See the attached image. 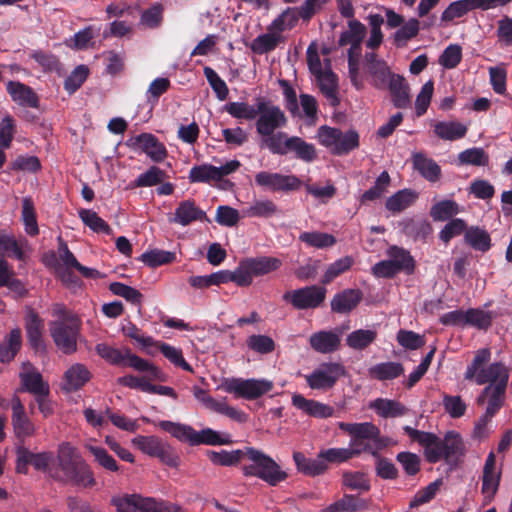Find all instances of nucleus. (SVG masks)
Wrapping results in <instances>:
<instances>
[{"mask_svg":"<svg viewBox=\"0 0 512 512\" xmlns=\"http://www.w3.org/2000/svg\"><path fill=\"white\" fill-rule=\"evenodd\" d=\"M309 344L318 353L330 354L339 349L341 344L340 334L334 331L321 330L310 336Z\"/></svg>","mask_w":512,"mask_h":512,"instance_id":"5701e85b","label":"nucleus"},{"mask_svg":"<svg viewBox=\"0 0 512 512\" xmlns=\"http://www.w3.org/2000/svg\"><path fill=\"white\" fill-rule=\"evenodd\" d=\"M139 260L142 261L145 265L155 268L161 265L172 263L175 260V253L153 249L143 253L139 257Z\"/></svg>","mask_w":512,"mask_h":512,"instance_id":"69168bd1","label":"nucleus"},{"mask_svg":"<svg viewBox=\"0 0 512 512\" xmlns=\"http://www.w3.org/2000/svg\"><path fill=\"white\" fill-rule=\"evenodd\" d=\"M509 376V369L501 362L492 363L478 373L476 384L488 383L476 399L478 405L487 403L486 418H493L502 408Z\"/></svg>","mask_w":512,"mask_h":512,"instance_id":"f257e3e1","label":"nucleus"},{"mask_svg":"<svg viewBox=\"0 0 512 512\" xmlns=\"http://www.w3.org/2000/svg\"><path fill=\"white\" fill-rule=\"evenodd\" d=\"M434 133L440 139L455 141L465 137L467 127L457 121H439L434 125Z\"/></svg>","mask_w":512,"mask_h":512,"instance_id":"e433bc0d","label":"nucleus"},{"mask_svg":"<svg viewBox=\"0 0 512 512\" xmlns=\"http://www.w3.org/2000/svg\"><path fill=\"white\" fill-rule=\"evenodd\" d=\"M480 9L478 0H457L449 4L442 12L441 20L451 22L456 18H461L468 12Z\"/></svg>","mask_w":512,"mask_h":512,"instance_id":"a19ab883","label":"nucleus"},{"mask_svg":"<svg viewBox=\"0 0 512 512\" xmlns=\"http://www.w3.org/2000/svg\"><path fill=\"white\" fill-rule=\"evenodd\" d=\"M501 481V470L491 471L488 474L483 472L481 493L484 496V505H488L495 497Z\"/></svg>","mask_w":512,"mask_h":512,"instance_id":"6e6d98bb","label":"nucleus"},{"mask_svg":"<svg viewBox=\"0 0 512 512\" xmlns=\"http://www.w3.org/2000/svg\"><path fill=\"white\" fill-rule=\"evenodd\" d=\"M416 198L417 194L412 190H399L386 200L385 207L393 213H399L410 207Z\"/></svg>","mask_w":512,"mask_h":512,"instance_id":"37998d69","label":"nucleus"},{"mask_svg":"<svg viewBox=\"0 0 512 512\" xmlns=\"http://www.w3.org/2000/svg\"><path fill=\"white\" fill-rule=\"evenodd\" d=\"M345 373V367L342 364L337 362H325L311 374L306 375L305 379L311 389L328 390L331 389Z\"/></svg>","mask_w":512,"mask_h":512,"instance_id":"ddd939ff","label":"nucleus"},{"mask_svg":"<svg viewBox=\"0 0 512 512\" xmlns=\"http://www.w3.org/2000/svg\"><path fill=\"white\" fill-rule=\"evenodd\" d=\"M286 124L287 117L279 106L258 98V118L255 123L258 135L268 136L277 129L285 127Z\"/></svg>","mask_w":512,"mask_h":512,"instance_id":"9b49d317","label":"nucleus"},{"mask_svg":"<svg viewBox=\"0 0 512 512\" xmlns=\"http://www.w3.org/2000/svg\"><path fill=\"white\" fill-rule=\"evenodd\" d=\"M326 293L324 286L311 285L284 293L283 300L298 310L315 309L325 301Z\"/></svg>","mask_w":512,"mask_h":512,"instance_id":"f8f14e48","label":"nucleus"},{"mask_svg":"<svg viewBox=\"0 0 512 512\" xmlns=\"http://www.w3.org/2000/svg\"><path fill=\"white\" fill-rule=\"evenodd\" d=\"M22 346V332L20 328H14L0 344V362L10 363Z\"/></svg>","mask_w":512,"mask_h":512,"instance_id":"473e14b6","label":"nucleus"},{"mask_svg":"<svg viewBox=\"0 0 512 512\" xmlns=\"http://www.w3.org/2000/svg\"><path fill=\"white\" fill-rule=\"evenodd\" d=\"M21 390L33 394H49V384L43 380L41 373L30 363L23 364V371L19 373Z\"/></svg>","mask_w":512,"mask_h":512,"instance_id":"6ab92c4d","label":"nucleus"},{"mask_svg":"<svg viewBox=\"0 0 512 512\" xmlns=\"http://www.w3.org/2000/svg\"><path fill=\"white\" fill-rule=\"evenodd\" d=\"M91 378L89 370L80 363L72 365L64 374V389L68 392L81 389Z\"/></svg>","mask_w":512,"mask_h":512,"instance_id":"2f4dec72","label":"nucleus"},{"mask_svg":"<svg viewBox=\"0 0 512 512\" xmlns=\"http://www.w3.org/2000/svg\"><path fill=\"white\" fill-rule=\"evenodd\" d=\"M465 240L473 249L486 252L491 248V238L487 231L471 227L465 233Z\"/></svg>","mask_w":512,"mask_h":512,"instance_id":"864d4df0","label":"nucleus"},{"mask_svg":"<svg viewBox=\"0 0 512 512\" xmlns=\"http://www.w3.org/2000/svg\"><path fill=\"white\" fill-rule=\"evenodd\" d=\"M158 426L165 432L182 442H188L190 445H225L229 444L228 438H223L220 434L210 428L196 431L189 425L163 420Z\"/></svg>","mask_w":512,"mask_h":512,"instance_id":"39448f33","label":"nucleus"},{"mask_svg":"<svg viewBox=\"0 0 512 512\" xmlns=\"http://www.w3.org/2000/svg\"><path fill=\"white\" fill-rule=\"evenodd\" d=\"M87 450L93 455L94 461L103 469L109 472L119 471L116 460L103 447L89 445Z\"/></svg>","mask_w":512,"mask_h":512,"instance_id":"774afa93","label":"nucleus"},{"mask_svg":"<svg viewBox=\"0 0 512 512\" xmlns=\"http://www.w3.org/2000/svg\"><path fill=\"white\" fill-rule=\"evenodd\" d=\"M440 454V460L444 459L450 466H456L465 456L466 447L462 436L454 431L446 432L437 449Z\"/></svg>","mask_w":512,"mask_h":512,"instance_id":"2eb2a0df","label":"nucleus"},{"mask_svg":"<svg viewBox=\"0 0 512 512\" xmlns=\"http://www.w3.org/2000/svg\"><path fill=\"white\" fill-rule=\"evenodd\" d=\"M385 254L387 259L377 262L371 268L375 277L392 279L399 273L412 275L415 272L416 261L407 249L391 245Z\"/></svg>","mask_w":512,"mask_h":512,"instance_id":"20e7f679","label":"nucleus"},{"mask_svg":"<svg viewBox=\"0 0 512 512\" xmlns=\"http://www.w3.org/2000/svg\"><path fill=\"white\" fill-rule=\"evenodd\" d=\"M299 240L309 247L317 249L332 247L337 242L336 238L332 234L318 231L302 232L299 235Z\"/></svg>","mask_w":512,"mask_h":512,"instance_id":"09e8293b","label":"nucleus"},{"mask_svg":"<svg viewBox=\"0 0 512 512\" xmlns=\"http://www.w3.org/2000/svg\"><path fill=\"white\" fill-rule=\"evenodd\" d=\"M190 183H210L218 182L216 166L212 164H201L193 166L188 175Z\"/></svg>","mask_w":512,"mask_h":512,"instance_id":"4d7b16f0","label":"nucleus"},{"mask_svg":"<svg viewBox=\"0 0 512 512\" xmlns=\"http://www.w3.org/2000/svg\"><path fill=\"white\" fill-rule=\"evenodd\" d=\"M403 234L417 240H425L432 233V226L426 220L405 219L399 223Z\"/></svg>","mask_w":512,"mask_h":512,"instance_id":"58836bf2","label":"nucleus"},{"mask_svg":"<svg viewBox=\"0 0 512 512\" xmlns=\"http://www.w3.org/2000/svg\"><path fill=\"white\" fill-rule=\"evenodd\" d=\"M377 338V332L370 329H358L346 337V345L354 350H365L368 348Z\"/></svg>","mask_w":512,"mask_h":512,"instance_id":"c03bdc74","label":"nucleus"},{"mask_svg":"<svg viewBox=\"0 0 512 512\" xmlns=\"http://www.w3.org/2000/svg\"><path fill=\"white\" fill-rule=\"evenodd\" d=\"M299 20H301V17L298 8L287 7L270 23L267 30L276 31L281 35L282 32L293 29Z\"/></svg>","mask_w":512,"mask_h":512,"instance_id":"f704fd0d","label":"nucleus"},{"mask_svg":"<svg viewBox=\"0 0 512 512\" xmlns=\"http://www.w3.org/2000/svg\"><path fill=\"white\" fill-rule=\"evenodd\" d=\"M109 290L114 295L124 298L127 302L136 306H141L143 295L139 290L122 282L110 283Z\"/></svg>","mask_w":512,"mask_h":512,"instance_id":"680f3d73","label":"nucleus"},{"mask_svg":"<svg viewBox=\"0 0 512 512\" xmlns=\"http://www.w3.org/2000/svg\"><path fill=\"white\" fill-rule=\"evenodd\" d=\"M80 330L81 320L78 316H66L50 323V334L56 347L67 355L77 351Z\"/></svg>","mask_w":512,"mask_h":512,"instance_id":"423d86ee","label":"nucleus"},{"mask_svg":"<svg viewBox=\"0 0 512 512\" xmlns=\"http://www.w3.org/2000/svg\"><path fill=\"white\" fill-rule=\"evenodd\" d=\"M132 444L143 453L156 457L164 443L156 436L138 435L132 439Z\"/></svg>","mask_w":512,"mask_h":512,"instance_id":"338daca9","label":"nucleus"},{"mask_svg":"<svg viewBox=\"0 0 512 512\" xmlns=\"http://www.w3.org/2000/svg\"><path fill=\"white\" fill-rule=\"evenodd\" d=\"M224 110L235 119L250 121L258 116V102L256 106L247 102H229L224 106Z\"/></svg>","mask_w":512,"mask_h":512,"instance_id":"8fccbe9b","label":"nucleus"},{"mask_svg":"<svg viewBox=\"0 0 512 512\" xmlns=\"http://www.w3.org/2000/svg\"><path fill=\"white\" fill-rule=\"evenodd\" d=\"M65 446L62 445L60 452L63 456H59V467L62 475L55 476L54 479L65 483L72 484L80 488H91L96 485L94 472L90 465L83 459L74 458L72 449L68 447V452L64 451Z\"/></svg>","mask_w":512,"mask_h":512,"instance_id":"7ed1b4c3","label":"nucleus"},{"mask_svg":"<svg viewBox=\"0 0 512 512\" xmlns=\"http://www.w3.org/2000/svg\"><path fill=\"white\" fill-rule=\"evenodd\" d=\"M286 155L293 153L296 159L310 163L317 158V151L312 143L306 142L298 136H290L285 143Z\"/></svg>","mask_w":512,"mask_h":512,"instance_id":"c85d7f7f","label":"nucleus"},{"mask_svg":"<svg viewBox=\"0 0 512 512\" xmlns=\"http://www.w3.org/2000/svg\"><path fill=\"white\" fill-rule=\"evenodd\" d=\"M292 405L306 415L314 418L324 419L331 417L334 413L333 407L314 399H307L301 394H294L292 396Z\"/></svg>","mask_w":512,"mask_h":512,"instance_id":"4be33fe9","label":"nucleus"},{"mask_svg":"<svg viewBox=\"0 0 512 512\" xmlns=\"http://www.w3.org/2000/svg\"><path fill=\"white\" fill-rule=\"evenodd\" d=\"M246 456V447L233 451L222 450L220 452L209 451L208 457L215 465L233 466L238 464Z\"/></svg>","mask_w":512,"mask_h":512,"instance_id":"603ef678","label":"nucleus"},{"mask_svg":"<svg viewBox=\"0 0 512 512\" xmlns=\"http://www.w3.org/2000/svg\"><path fill=\"white\" fill-rule=\"evenodd\" d=\"M132 146L141 150L153 162H162L167 157V149L158 138L151 133H141L132 138Z\"/></svg>","mask_w":512,"mask_h":512,"instance_id":"a211bd4d","label":"nucleus"},{"mask_svg":"<svg viewBox=\"0 0 512 512\" xmlns=\"http://www.w3.org/2000/svg\"><path fill=\"white\" fill-rule=\"evenodd\" d=\"M386 89L390 92L394 107L407 109L411 106L410 88L403 76L399 74L392 76V80Z\"/></svg>","mask_w":512,"mask_h":512,"instance_id":"393cba45","label":"nucleus"},{"mask_svg":"<svg viewBox=\"0 0 512 512\" xmlns=\"http://www.w3.org/2000/svg\"><path fill=\"white\" fill-rule=\"evenodd\" d=\"M274 387L272 381L267 379H243L228 378L225 379L222 388L225 392L233 394L235 398L246 400H255L269 393Z\"/></svg>","mask_w":512,"mask_h":512,"instance_id":"1a4fd4ad","label":"nucleus"},{"mask_svg":"<svg viewBox=\"0 0 512 512\" xmlns=\"http://www.w3.org/2000/svg\"><path fill=\"white\" fill-rule=\"evenodd\" d=\"M247 463L241 470L245 477H256L275 487L288 478L287 472L268 454L254 447H246Z\"/></svg>","mask_w":512,"mask_h":512,"instance_id":"f03ea898","label":"nucleus"},{"mask_svg":"<svg viewBox=\"0 0 512 512\" xmlns=\"http://www.w3.org/2000/svg\"><path fill=\"white\" fill-rule=\"evenodd\" d=\"M413 168L429 182H436L441 177V167L437 162L422 152H415L411 157Z\"/></svg>","mask_w":512,"mask_h":512,"instance_id":"bb28decb","label":"nucleus"},{"mask_svg":"<svg viewBox=\"0 0 512 512\" xmlns=\"http://www.w3.org/2000/svg\"><path fill=\"white\" fill-rule=\"evenodd\" d=\"M78 214L84 225L89 227L92 231L96 233H104L106 235H110L112 233V229L109 224L95 211L90 209H80Z\"/></svg>","mask_w":512,"mask_h":512,"instance_id":"3c124183","label":"nucleus"},{"mask_svg":"<svg viewBox=\"0 0 512 512\" xmlns=\"http://www.w3.org/2000/svg\"><path fill=\"white\" fill-rule=\"evenodd\" d=\"M11 424L16 438L23 443L26 438L35 434L36 427L26 415L24 405L18 396H13L11 400Z\"/></svg>","mask_w":512,"mask_h":512,"instance_id":"dca6fc26","label":"nucleus"},{"mask_svg":"<svg viewBox=\"0 0 512 512\" xmlns=\"http://www.w3.org/2000/svg\"><path fill=\"white\" fill-rule=\"evenodd\" d=\"M284 41V37L276 31H268L267 33L258 35L250 44V50L257 55L270 53Z\"/></svg>","mask_w":512,"mask_h":512,"instance_id":"72a5a7b5","label":"nucleus"},{"mask_svg":"<svg viewBox=\"0 0 512 512\" xmlns=\"http://www.w3.org/2000/svg\"><path fill=\"white\" fill-rule=\"evenodd\" d=\"M366 508L365 500L356 495L344 494L341 499L322 509L321 512H359Z\"/></svg>","mask_w":512,"mask_h":512,"instance_id":"c9c22d12","label":"nucleus"},{"mask_svg":"<svg viewBox=\"0 0 512 512\" xmlns=\"http://www.w3.org/2000/svg\"><path fill=\"white\" fill-rule=\"evenodd\" d=\"M353 264L354 258L352 256H344L336 260L327 267L321 283L323 285L331 283L335 278L348 271Z\"/></svg>","mask_w":512,"mask_h":512,"instance_id":"bf43d9fd","label":"nucleus"},{"mask_svg":"<svg viewBox=\"0 0 512 512\" xmlns=\"http://www.w3.org/2000/svg\"><path fill=\"white\" fill-rule=\"evenodd\" d=\"M370 408L382 418L402 417L408 412V408L401 402L387 398L375 399L370 403Z\"/></svg>","mask_w":512,"mask_h":512,"instance_id":"7c9ffc66","label":"nucleus"},{"mask_svg":"<svg viewBox=\"0 0 512 512\" xmlns=\"http://www.w3.org/2000/svg\"><path fill=\"white\" fill-rule=\"evenodd\" d=\"M289 138L290 136L283 131H274L268 136H261L260 147L268 149L273 155L285 156V143Z\"/></svg>","mask_w":512,"mask_h":512,"instance_id":"49530a36","label":"nucleus"},{"mask_svg":"<svg viewBox=\"0 0 512 512\" xmlns=\"http://www.w3.org/2000/svg\"><path fill=\"white\" fill-rule=\"evenodd\" d=\"M363 298L359 289H345L334 295L331 300V310L339 314H345L358 306Z\"/></svg>","mask_w":512,"mask_h":512,"instance_id":"cd10ccee","label":"nucleus"},{"mask_svg":"<svg viewBox=\"0 0 512 512\" xmlns=\"http://www.w3.org/2000/svg\"><path fill=\"white\" fill-rule=\"evenodd\" d=\"M282 261L276 257L259 256L245 258L238 264L240 273V287H247L252 284L254 277L264 276L278 270Z\"/></svg>","mask_w":512,"mask_h":512,"instance_id":"9d476101","label":"nucleus"},{"mask_svg":"<svg viewBox=\"0 0 512 512\" xmlns=\"http://www.w3.org/2000/svg\"><path fill=\"white\" fill-rule=\"evenodd\" d=\"M362 452L360 448H329L321 450V457L324 463H343Z\"/></svg>","mask_w":512,"mask_h":512,"instance_id":"13d9d810","label":"nucleus"},{"mask_svg":"<svg viewBox=\"0 0 512 512\" xmlns=\"http://www.w3.org/2000/svg\"><path fill=\"white\" fill-rule=\"evenodd\" d=\"M293 460L298 472L310 477L322 475L328 469V465L324 463L320 452L317 454L316 458H307L301 452H294Z\"/></svg>","mask_w":512,"mask_h":512,"instance_id":"a878e982","label":"nucleus"},{"mask_svg":"<svg viewBox=\"0 0 512 512\" xmlns=\"http://www.w3.org/2000/svg\"><path fill=\"white\" fill-rule=\"evenodd\" d=\"M255 183L273 192H290L298 190L302 181L296 175H283L267 171L255 175Z\"/></svg>","mask_w":512,"mask_h":512,"instance_id":"4468645a","label":"nucleus"},{"mask_svg":"<svg viewBox=\"0 0 512 512\" xmlns=\"http://www.w3.org/2000/svg\"><path fill=\"white\" fill-rule=\"evenodd\" d=\"M97 354L112 365L128 366L129 356H133L130 349H126L123 353L121 350L114 348L105 343H99L95 346Z\"/></svg>","mask_w":512,"mask_h":512,"instance_id":"79ce46f5","label":"nucleus"},{"mask_svg":"<svg viewBox=\"0 0 512 512\" xmlns=\"http://www.w3.org/2000/svg\"><path fill=\"white\" fill-rule=\"evenodd\" d=\"M172 221L182 226H188L195 221L210 222L206 212L199 208L193 199L183 200L179 203L178 207L175 209Z\"/></svg>","mask_w":512,"mask_h":512,"instance_id":"412c9836","label":"nucleus"},{"mask_svg":"<svg viewBox=\"0 0 512 512\" xmlns=\"http://www.w3.org/2000/svg\"><path fill=\"white\" fill-rule=\"evenodd\" d=\"M112 505L117 512H181V506L167 501H157L152 497H142L138 494L113 498Z\"/></svg>","mask_w":512,"mask_h":512,"instance_id":"0eeeda50","label":"nucleus"},{"mask_svg":"<svg viewBox=\"0 0 512 512\" xmlns=\"http://www.w3.org/2000/svg\"><path fill=\"white\" fill-rule=\"evenodd\" d=\"M465 327L473 326L480 330H487L492 324V316L490 312L469 308L465 311Z\"/></svg>","mask_w":512,"mask_h":512,"instance_id":"0e129e2a","label":"nucleus"},{"mask_svg":"<svg viewBox=\"0 0 512 512\" xmlns=\"http://www.w3.org/2000/svg\"><path fill=\"white\" fill-rule=\"evenodd\" d=\"M391 182L390 175L387 171H383L375 180L374 185L365 191L360 197V203L366 204L368 202L375 201L380 199L387 188L389 187Z\"/></svg>","mask_w":512,"mask_h":512,"instance_id":"de8ad7c7","label":"nucleus"},{"mask_svg":"<svg viewBox=\"0 0 512 512\" xmlns=\"http://www.w3.org/2000/svg\"><path fill=\"white\" fill-rule=\"evenodd\" d=\"M348 28L349 29L347 31L341 33L339 37V45L345 46L352 41L355 42V46L358 43H362L367 33L366 26L359 20L352 19L348 21Z\"/></svg>","mask_w":512,"mask_h":512,"instance_id":"5fc2aeb1","label":"nucleus"},{"mask_svg":"<svg viewBox=\"0 0 512 512\" xmlns=\"http://www.w3.org/2000/svg\"><path fill=\"white\" fill-rule=\"evenodd\" d=\"M459 211V205L454 200H442L431 207L430 216L435 221H446Z\"/></svg>","mask_w":512,"mask_h":512,"instance_id":"052dcab7","label":"nucleus"},{"mask_svg":"<svg viewBox=\"0 0 512 512\" xmlns=\"http://www.w3.org/2000/svg\"><path fill=\"white\" fill-rule=\"evenodd\" d=\"M6 91L13 102L23 107L39 108L40 100L36 92L20 81H8Z\"/></svg>","mask_w":512,"mask_h":512,"instance_id":"aec40b11","label":"nucleus"},{"mask_svg":"<svg viewBox=\"0 0 512 512\" xmlns=\"http://www.w3.org/2000/svg\"><path fill=\"white\" fill-rule=\"evenodd\" d=\"M318 138L320 144L330 148L334 155H347L359 147V134L354 129L343 132L339 128L321 126Z\"/></svg>","mask_w":512,"mask_h":512,"instance_id":"6e6552de","label":"nucleus"},{"mask_svg":"<svg viewBox=\"0 0 512 512\" xmlns=\"http://www.w3.org/2000/svg\"><path fill=\"white\" fill-rule=\"evenodd\" d=\"M128 367L133 368L138 372H147L148 375L145 377L149 382H165L167 380L166 374L160 368L138 355L129 356Z\"/></svg>","mask_w":512,"mask_h":512,"instance_id":"4c0bfd02","label":"nucleus"},{"mask_svg":"<svg viewBox=\"0 0 512 512\" xmlns=\"http://www.w3.org/2000/svg\"><path fill=\"white\" fill-rule=\"evenodd\" d=\"M338 427L352 437L351 445L353 447L360 445L361 440H371L372 437L378 436V427L371 422H339Z\"/></svg>","mask_w":512,"mask_h":512,"instance_id":"b1692460","label":"nucleus"},{"mask_svg":"<svg viewBox=\"0 0 512 512\" xmlns=\"http://www.w3.org/2000/svg\"><path fill=\"white\" fill-rule=\"evenodd\" d=\"M403 431L411 441L417 442L424 448V456L427 462L435 464L440 461V454L437 451L440 438L436 434L417 430L410 426H404Z\"/></svg>","mask_w":512,"mask_h":512,"instance_id":"f3484780","label":"nucleus"},{"mask_svg":"<svg viewBox=\"0 0 512 512\" xmlns=\"http://www.w3.org/2000/svg\"><path fill=\"white\" fill-rule=\"evenodd\" d=\"M152 347L158 348L161 353L175 366L181 367L183 370L192 372L191 365L184 359L182 351L167 343L157 341Z\"/></svg>","mask_w":512,"mask_h":512,"instance_id":"e2e57ef3","label":"nucleus"},{"mask_svg":"<svg viewBox=\"0 0 512 512\" xmlns=\"http://www.w3.org/2000/svg\"><path fill=\"white\" fill-rule=\"evenodd\" d=\"M420 31V21L416 18H410L404 22L393 35L394 45L403 48L408 41L415 38Z\"/></svg>","mask_w":512,"mask_h":512,"instance_id":"a18cd8bd","label":"nucleus"},{"mask_svg":"<svg viewBox=\"0 0 512 512\" xmlns=\"http://www.w3.org/2000/svg\"><path fill=\"white\" fill-rule=\"evenodd\" d=\"M404 373V367L399 362H382L369 368V375L379 381L393 380Z\"/></svg>","mask_w":512,"mask_h":512,"instance_id":"ea45409f","label":"nucleus"},{"mask_svg":"<svg viewBox=\"0 0 512 512\" xmlns=\"http://www.w3.org/2000/svg\"><path fill=\"white\" fill-rule=\"evenodd\" d=\"M43 327V320L35 311L30 310L25 319V329L29 344L35 351H39L44 348L42 336Z\"/></svg>","mask_w":512,"mask_h":512,"instance_id":"c756f323","label":"nucleus"}]
</instances>
